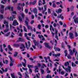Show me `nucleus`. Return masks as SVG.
<instances>
[{
  "label": "nucleus",
  "instance_id": "obj_1",
  "mask_svg": "<svg viewBox=\"0 0 78 78\" xmlns=\"http://www.w3.org/2000/svg\"><path fill=\"white\" fill-rule=\"evenodd\" d=\"M9 57L11 60L10 63V67H11L12 66H13V65H14V63H13L14 62V60H12V57L10 55H9Z\"/></svg>",
  "mask_w": 78,
  "mask_h": 78
},
{
  "label": "nucleus",
  "instance_id": "obj_2",
  "mask_svg": "<svg viewBox=\"0 0 78 78\" xmlns=\"http://www.w3.org/2000/svg\"><path fill=\"white\" fill-rule=\"evenodd\" d=\"M25 23L26 24V26H27L28 30H33V28L31 27L28 25V21H25Z\"/></svg>",
  "mask_w": 78,
  "mask_h": 78
},
{
  "label": "nucleus",
  "instance_id": "obj_3",
  "mask_svg": "<svg viewBox=\"0 0 78 78\" xmlns=\"http://www.w3.org/2000/svg\"><path fill=\"white\" fill-rule=\"evenodd\" d=\"M62 67L63 69H64L67 72H68L69 71V73L71 71V67H70V66H68V68H64V66H62Z\"/></svg>",
  "mask_w": 78,
  "mask_h": 78
},
{
  "label": "nucleus",
  "instance_id": "obj_4",
  "mask_svg": "<svg viewBox=\"0 0 78 78\" xmlns=\"http://www.w3.org/2000/svg\"><path fill=\"white\" fill-rule=\"evenodd\" d=\"M55 37L56 38L57 40L58 41L59 40V39L58 38V30H55Z\"/></svg>",
  "mask_w": 78,
  "mask_h": 78
},
{
  "label": "nucleus",
  "instance_id": "obj_5",
  "mask_svg": "<svg viewBox=\"0 0 78 78\" xmlns=\"http://www.w3.org/2000/svg\"><path fill=\"white\" fill-rule=\"evenodd\" d=\"M12 25H14V26H16V25H18L19 23H18L16 20H14Z\"/></svg>",
  "mask_w": 78,
  "mask_h": 78
},
{
  "label": "nucleus",
  "instance_id": "obj_6",
  "mask_svg": "<svg viewBox=\"0 0 78 78\" xmlns=\"http://www.w3.org/2000/svg\"><path fill=\"white\" fill-rule=\"evenodd\" d=\"M75 18H76V16H74L73 19H74V21L75 23H76L78 24V18L77 17L76 19H75Z\"/></svg>",
  "mask_w": 78,
  "mask_h": 78
},
{
  "label": "nucleus",
  "instance_id": "obj_7",
  "mask_svg": "<svg viewBox=\"0 0 78 78\" xmlns=\"http://www.w3.org/2000/svg\"><path fill=\"white\" fill-rule=\"evenodd\" d=\"M19 40L17 41V42H20V41L21 42H25V39L23 38H21L20 37H19Z\"/></svg>",
  "mask_w": 78,
  "mask_h": 78
},
{
  "label": "nucleus",
  "instance_id": "obj_8",
  "mask_svg": "<svg viewBox=\"0 0 78 78\" xmlns=\"http://www.w3.org/2000/svg\"><path fill=\"white\" fill-rule=\"evenodd\" d=\"M44 44L46 47L48 48L49 49H50V48H51V47H50V46L48 45V43L45 42Z\"/></svg>",
  "mask_w": 78,
  "mask_h": 78
},
{
  "label": "nucleus",
  "instance_id": "obj_9",
  "mask_svg": "<svg viewBox=\"0 0 78 78\" xmlns=\"http://www.w3.org/2000/svg\"><path fill=\"white\" fill-rule=\"evenodd\" d=\"M73 34L72 33H69V37H70V39H73L74 37L73 36Z\"/></svg>",
  "mask_w": 78,
  "mask_h": 78
},
{
  "label": "nucleus",
  "instance_id": "obj_10",
  "mask_svg": "<svg viewBox=\"0 0 78 78\" xmlns=\"http://www.w3.org/2000/svg\"><path fill=\"white\" fill-rule=\"evenodd\" d=\"M35 73H38L39 72V71L38 70H39V69H38V66H35Z\"/></svg>",
  "mask_w": 78,
  "mask_h": 78
},
{
  "label": "nucleus",
  "instance_id": "obj_11",
  "mask_svg": "<svg viewBox=\"0 0 78 78\" xmlns=\"http://www.w3.org/2000/svg\"><path fill=\"white\" fill-rule=\"evenodd\" d=\"M25 48V46H24V44H22L21 45V47H20V49H24Z\"/></svg>",
  "mask_w": 78,
  "mask_h": 78
},
{
  "label": "nucleus",
  "instance_id": "obj_12",
  "mask_svg": "<svg viewBox=\"0 0 78 78\" xmlns=\"http://www.w3.org/2000/svg\"><path fill=\"white\" fill-rule=\"evenodd\" d=\"M33 12L35 13V14H37V10L36 8H35L33 10Z\"/></svg>",
  "mask_w": 78,
  "mask_h": 78
},
{
  "label": "nucleus",
  "instance_id": "obj_13",
  "mask_svg": "<svg viewBox=\"0 0 78 78\" xmlns=\"http://www.w3.org/2000/svg\"><path fill=\"white\" fill-rule=\"evenodd\" d=\"M62 14H61L60 15V16H57L58 18H59L60 19V18H61L62 20H63L64 19V17H63V16H62Z\"/></svg>",
  "mask_w": 78,
  "mask_h": 78
},
{
  "label": "nucleus",
  "instance_id": "obj_14",
  "mask_svg": "<svg viewBox=\"0 0 78 78\" xmlns=\"http://www.w3.org/2000/svg\"><path fill=\"white\" fill-rule=\"evenodd\" d=\"M62 12V9H58V11H56V12H57V13H58V12L61 13Z\"/></svg>",
  "mask_w": 78,
  "mask_h": 78
},
{
  "label": "nucleus",
  "instance_id": "obj_15",
  "mask_svg": "<svg viewBox=\"0 0 78 78\" xmlns=\"http://www.w3.org/2000/svg\"><path fill=\"white\" fill-rule=\"evenodd\" d=\"M15 19V18L14 16V15L12 17H10V21H11V20H12V21L13 20V19Z\"/></svg>",
  "mask_w": 78,
  "mask_h": 78
},
{
  "label": "nucleus",
  "instance_id": "obj_16",
  "mask_svg": "<svg viewBox=\"0 0 78 78\" xmlns=\"http://www.w3.org/2000/svg\"><path fill=\"white\" fill-rule=\"evenodd\" d=\"M40 70L41 71V74H44V73L45 72V71H44V70L43 69H40Z\"/></svg>",
  "mask_w": 78,
  "mask_h": 78
},
{
  "label": "nucleus",
  "instance_id": "obj_17",
  "mask_svg": "<svg viewBox=\"0 0 78 78\" xmlns=\"http://www.w3.org/2000/svg\"><path fill=\"white\" fill-rule=\"evenodd\" d=\"M73 53H75V55L76 56V54H77V51H76V50H75V49L74 48L73 50Z\"/></svg>",
  "mask_w": 78,
  "mask_h": 78
},
{
  "label": "nucleus",
  "instance_id": "obj_18",
  "mask_svg": "<svg viewBox=\"0 0 78 78\" xmlns=\"http://www.w3.org/2000/svg\"><path fill=\"white\" fill-rule=\"evenodd\" d=\"M46 71L48 73H50L51 72V71L50 70H49V68H48V67L47 68Z\"/></svg>",
  "mask_w": 78,
  "mask_h": 78
},
{
  "label": "nucleus",
  "instance_id": "obj_19",
  "mask_svg": "<svg viewBox=\"0 0 78 78\" xmlns=\"http://www.w3.org/2000/svg\"><path fill=\"white\" fill-rule=\"evenodd\" d=\"M65 66H69V63L68 62H66L65 63Z\"/></svg>",
  "mask_w": 78,
  "mask_h": 78
},
{
  "label": "nucleus",
  "instance_id": "obj_20",
  "mask_svg": "<svg viewBox=\"0 0 78 78\" xmlns=\"http://www.w3.org/2000/svg\"><path fill=\"white\" fill-rule=\"evenodd\" d=\"M11 76L12 78H15V73H13L12 74H11Z\"/></svg>",
  "mask_w": 78,
  "mask_h": 78
},
{
  "label": "nucleus",
  "instance_id": "obj_21",
  "mask_svg": "<svg viewBox=\"0 0 78 78\" xmlns=\"http://www.w3.org/2000/svg\"><path fill=\"white\" fill-rule=\"evenodd\" d=\"M54 49H55V51H60V49L59 48H54Z\"/></svg>",
  "mask_w": 78,
  "mask_h": 78
},
{
  "label": "nucleus",
  "instance_id": "obj_22",
  "mask_svg": "<svg viewBox=\"0 0 78 78\" xmlns=\"http://www.w3.org/2000/svg\"><path fill=\"white\" fill-rule=\"evenodd\" d=\"M19 44H13V46H14V47H19Z\"/></svg>",
  "mask_w": 78,
  "mask_h": 78
},
{
  "label": "nucleus",
  "instance_id": "obj_23",
  "mask_svg": "<svg viewBox=\"0 0 78 78\" xmlns=\"http://www.w3.org/2000/svg\"><path fill=\"white\" fill-rule=\"evenodd\" d=\"M18 18L20 22H22V19L20 16H18Z\"/></svg>",
  "mask_w": 78,
  "mask_h": 78
},
{
  "label": "nucleus",
  "instance_id": "obj_24",
  "mask_svg": "<svg viewBox=\"0 0 78 78\" xmlns=\"http://www.w3.org/2000/svg\"><path fill=\"white\" fill-rule=\"evenodd\" d=\"M10 34V32H9L7 34L4 35V36H6V37H8L9 36Z\"/></svg>",
  "mask_w": 78,
  "mask_h": 78
},
{
  "label": "nucleus",
  "instance_id": "obj_25",
  "mask_svg": "<svg viewBox=\"0 0 78 78\" xmlns=\"http://www.w3.org/2000/svg\"><path fill=\"white\" fill-rule=\"evenodd\" d=\"M8 48H9V50H10V51H12V49L11 48V46H10V45H8Z\"/></svg>",
  "mask_w": 78,
  "mask_h": 78
},
{
  "label": "nucleus",
  "instance_id": "obj_26",
  "mask_svg": "<svg viewBox=\"0 0 78 78\" xmlns=\"http://www.w3.org/2000/svg\"><path fill=\"white\" fill-rule=\"evenodd\" d=\"M52 6V7H53V8H56V4L54 3H53Z\"/></svg>",
  "mask_w": 78,
  "mask_h": 78
},
{
  "label": "nucleus",
  "instance_id": "obj_27",
  "mask_svg": "<svg viewBox=\"0 0 78 78\" xmlns=\"http://www.w3.org/2000/svg\"><path fill=\"white\" fill-rule=\"evenodd\" d=\"M12 34V35L10 36L11 37H12V38H13L14 37V35H15V34H14V33L13 32L11 33Z\"/></svg>",
  "mask_w": 78,
  "mask_h": 78
},
{
  "label": "nucleus",
  "instance_id": "obj_28",
  "mask_svg": "<svg viewBox=\"0 0 78 78\" xmlns=\"http://www.w3.org/2000/svg\"><path fill=\"white\" fill-rule=\"evenodd\" d=\"M46 78H51V76H50L49 74H48Z\"/></svg>",
  "mask_w": 78,
  "mask_h": 78
},
{
  "label": "nucleus",
  "instance_id": "obj_29",
  "mask_svg": "<svg viewBox=\"0 0 78 78\" xmlns=\"http://www.w3.org/2000/svg\"><path fill=\"white\" fill-rule=\"evenodd\" d=\"M27 66L29 69H30V67H31V68H33V66L32 65H28Z\"/></svg>",
  "mask_w": 78,
  "mask_h": 78
},
{
  "label": "nucleus",
  "instance_id": "obj_30",
  "mask_svg": "<svg viewBox=\"0 0 78 78\" xmlns=\"http://www.w3.org/2000/svg\"><path fill=\"white\" fill-rule=\"evenodd\" d=\"M4 24H8V22L6 21V20H4Z\"/></svg>",
  "mask_w": 78,
  "mask_h": 78
},
{
  "label": "nucleus",
  "instance_id": "obj_31",
  "mask_svg": "<svg viewBox=\"0 0 78 78\" xmlns=\"http://www.w3.org/2000/svg\"><path fill=\"white\" fill-rule=\"evenodd\" d=\"M18 54V53L17 52H15V54H14V56L15 57H16L17 56V54Z\"/></svg>",
  "mask_w": 78,
  "mask_h": 78
},
{
  "label": "nucleus",
  "instance_id": "obj_32",
  "mask_svg": "<svg viewBox=\"0 0 78 78\" xmlns=\"http://www.w3.org/2000/svg\"><path fill=\"white\" fill-rule=\"evenodd\" d=\"M9 30V29H8V28H7L6 29L4 30V31L5 33H6V32H8Z\"/></svg>",
  "mask_w": 78,
  "mask_h": 78
},
{
  "label": "nucleus",
  "instance_id": "obj_33",
  "mask_svg": "<svg viewBox=\"0 0 78 78\" xmlns=\"http://www.w3.org/2000/svg\"><path fill=\"white\" fill-rule=\"evenodd\" d=\"M38 75L37 74H36L37 78H39V76H40V74L39 73H38Z\"/></svg>",
  "mask_w": 78,
  "mask_h": 78
},
{
  "label": "nucleus",
  "instance_id": "obj_34",
  "mask_svg": "<svg viewBox=\"0 0 78 78\" xmlns=\"http://www.w3.org/2000/svg\"><path fill=\"white\" fill-rule=\"evenodd\" d=\"M41 37H42V41H45V39L44 38V37L42 36V35H41Z\"/></svg>",
  "mask_w": 78,
  "mask_h": 78
},
{
  "label": "nucleus",
  "instance_id": "obj_35",
  "mask_svg": "<svg viewBox=\"0 0 78 78\" xmlns=\"http://www.w3.org/2000/svg\"><path fill=\"white\" fill-rule=\"evenodd\" d=\"M23 28H24V31H26V32H27V30L26 28V27H25L23 26Z\"/></svg>",
  "mask_w": 78,
  "mask_h": 78
},
{
  "label": "nucleus",
  "instance_id": "obj_36",
  "mask_svg": "<svg viewBox=\"0 0 78 78\" xmlns=\"http://www.w3.org/2000/svg\"><path fill=\"white\" fill-rule=\"evenodd\" d=\"M34 43L35 46H36V45H37V42H36V41L34 40Z\"/></svg>",
  "mask_w": 78,
  "mask_h": 78
},
{
  "label": "nucleus",
  "instance_id": "obj_37",
  "mask_svg": "<svg viewBox=\"0 0 78 78\" xmlns=\"http://www.w3.org/2000/svg\"><path fill=\"white\" fill-rule=\"evenodd\" d=\"M44 11H45L47 10V6L46 5H44Z\"/></svg>",
  "mask_w": 78,
  "mask_h": 78
},
{
  "label": "nucleus",
  "instance_id": "obj_38",
  "mask_svg": "<svg viewBox=\"0 0 78 78\" xmlns=\"http://www.w3.org/2000/svg\"><path fill=\"white\" fill-rule=\"evenodd\" d=\"M75 37H78V33H77V32L75 31Z\"/></svg>",
  "mask_w": 78,
  "mask_h": 78
},
{
  "label": "nucleus",
  "instance_id": "obj_39",
  "mask_svg": "<svg viewBox=\"0 0 78 78\" xmlns=\"http://www.w3.org/2000/svg\"><path fill=\"white\" fill-rule=\"evenodd\" d=\"M72 67H74V66L75 67L76 66V65L75 64H74V63H73V62H72Z\"/></svg>",
  "mask_w": 78,
  "mask_h": 78
},
{
  "label": "nucleus",
  "instance_id": "obj_40",
  "mask_svg": "<svg viewBox=\"0 0 78 78\" xmlns=\"http://www.w3.org/2000/svg\"><path fill=\"white\" fill-rule=\"evenodd\" d=\"M25 44L26 48H27V50H28V49H29V48H28V45L27 44V43H25Z\"/></svg>",
  "mask_w": 78,
  "mask_h": 78
},
{
  "label": "nucleus",
  "instance_id": "obj_41",
  "mask_svg": "<svg viewBox=\"0 0 78 78\" xmlns=\"http://www.w3.org/2000/svg\"><path fill=\"white\" fill-rule=\"evenodd\" d=\"M36 3V1H34V2H32V5H34Z\"/></svg>",
  "mask_w": 78,
  "mask_h": 78
},
{
  "label": "nucleus",
  "instance_id": "obj_42",
  "mask_svg": "<svg viewBox=\"0 0 78 78\" xmlns=\"http://www.w3.org/2000/svg\"><path fill=\"white\" fill-rule=\"evenodd\" d=\"M4 11V9H1V12L2 14L3 13V12Z\"/></svg>",
  "mask_w": 78,
  "mask_h": 78
},
{
  "label": "nucleus",
  "instance_id": "obj_43",
  "mask_svg": "<svg viewBox=\"0 0 78 78\" xmlns=\"http://www.w3.org/2000/svg\"><path fill=\"white\" fill-rule=\"evenodd\" d=\"M38 29H39V30H41V25H40V24L38 25Z\"/></svg>",
  "mask_w": 78,
  "mask_h": 78
},
{
  "label": "nucleus",
  "instance_id": "obj_44",
  "mask_svg": "<svg viewBox=\"0 0 78 78\" xmlns=\"http://www.w3.org/2000/svg\"><path fill=\"white\" fill-rule=\"evenodd\" d=\"M0 18L1 19H2L3 18V15H0Z\"/></svg>",
  "mask_w": 78,
  "mask_h": 78
},
{
  "label": "nucleus",
  "instance_id": "obj_45",
  "mask_svg": "<svg viewBox=\"0 0 78 78\" xmlns=\"http://www.w3.org/2000/svg\"><path fill=\"white\" fill-rule=\"evenodd\" d=\"M28 9H25V12H26V13L27 14V13H28Z\"/></svg>",
  "mask_w": 78,
  "mask_h": 78
},
{
  "label": "nucleus",
  "instance_id": "obj_46",
  "mask_svg": "<svg viewBox=\"0 0 78 78\" xmlns=\"http://www.w3.org/2000/svg\"><path fill=\"white\" fill-rule=\"evenodd\" d=\"M5 7V6L3 5H1V9H4V7Z\"/></svg>",
  "mask_w": 78,
  "mask_h": 78
},
{
  "label": "nucleus",
  "instance_id": "obj_47",
  "mask_svg": "<svg viewBox=\"0 0 78 78\" xmlns=\"http://www.w3.org/2000/svg\"><path fill=\"white\" fill-rule=\"evenodd\" d=\"M21 16L23 18V19H24V16H25V15L23 13H22Z\"/></svg>",
  "mask_w": 78,
  "mask_h": 78
},
{
  "label": "nucleus",
  "instance_id": "obj_48",
  "mask_svg": "<svg viewBox=\"0 0 78 78\" xmlns=\"http://www.w3.org/2000/svg\"><path fill=\"white\" fill-rule=\"evenodd\" d=\"M34 20H32L30 22V23L31 25H33V24L34 23Z\"/></svg>",
  "mask_w": 78,
  "mask_h": 78
},
{
  "label": "nucleus",
  "instance_id": "obj_49",
  "mask_svg": "<svg viewBox=\"0 0 78 78\" xmlns=\"http://www.w3.org/2000/svg\"><path fill=\"white\" fill-rule=\"evenodd\" d=\"M7 8L8 9H9L10 11L11 10V6H9L7 7Z\"/></svg>",
  "mask_w": 78,
  "mask_h": 78
},
{
  "label": "nucleus",
  "instance_id": "obj_50",
  "mask_svg": "<svg viewBox=\"0 0 78 78\" xmlns=\"http://www.w3.org/2000/svg\"><path fill=\"white\" fill-rule=\"evenodd\" d=\"M74 7H74V6H72L71 7V8H70L71 10H73V9H74Z\"/></svg>",
  "mask_w": 78,
  "mask_h": 78
},
{
  "label": "nucleus",
  "instance_id": "obj_51",
  "mask_svg": "<svg viewBox=\"0 0 78 78\" xmlns=\"http://www.w3.org/2000/svg\"><path fill=\"white\" fill-rule=\"evenodd\" d=\"M17 8L18 9V10H20V9H21V8L20 6H18V7H17Z\"/></svg>",
  "mask_w": 78,
  "mask_h": 78
},
{
  "label": "nucleus",
  "instance_id": "obj_52",
  "mask_svg": "<svg viewBox=\"0 0 78 78\" xmlns=\"http://www.w3.org/2000/svg\"><path fill=\"white\" fill-rule=\"evenodd\" d=\"M60 55H61V54L60 53H58V54H56V57H57V56H60Z\"/></svg>",
  "mask_w": 78,
  "mask_h": 78
},
{
  "label": "nucleus",
  "instance_id": "obj_53",
  "mask_svg": "<svg viewBox=\"0 0 78 78\" xmlns=\"http://www.w3.org/2000/svg\"><path fill=\"white\" fill-rule=\"evenodd\" d=\"M22 4L21 3H19L18 4V6H22Z\"/></svg>",
  "mask_w": 78,
  "mask_h": 78
},
{
  "label": "nucleus",
  "instance_id": "obj_54",
  "mask_svg": "<svg viewBox=\"0 0 78 78\" xmlns=\"http://www.w3.org/2000/svg\"><path fill=\"white\" fill-rule=\"evenodd\" d=\"M22 69L23 70H27L28 69H27V68H25L23 67Z\"/></svg>",
  "mask_w": 78,
  "mask_h": 78
},
{
  "label": "nucleus",
  "instance_id": "obj_55",
  "mask_svg": "<svg viewBox=\"0 0 78 78\" xmlns=\"http://www.w3.org/2000/svg\"><path fill=\"white\" fill-rule=\"evenodd\" d=\"M22 65L24 67H25L26 65H25V63H24L23 62H22Z\"/></svg>",
  "mask_w": 78,
  "mask_h": 78
},
{
  "label": "nucleus",
  "instance_id": "obj_56",
  "mask_svg": "<svg viewBox=\"0 0 78 78\" xmlns=\"http://www.w3.org/2000/svg\"><path fill=\"white\" fill-rule=\"evenodd\" d=\"M58 71L59 72H61V67L60 66H59Z\"/></svg>",
  "mask_w": 78,
  "mask_h": 78
},
{
  "label": "nucleus",
  "instance_id": "obj_57",
  "mask_svg": "<svg viewBox=\"0 0 78 78\" xmlns=\"http://www.w3.org/2000/svg\"><path fill=\"white\" fill-rule=\"evenodd\" d=\"M53 27L52 25H51L50 26V30L51 31V28H53Z\"/></svg>",
  "mask_w": 78,
  "mask_h": 78
},
{
  "label": "nucleus",
  "instance_id": "obj_58",
  "mask_svg": "<svg viewBox=\"0 0 78 78\" xmlns=\"http://www.w3.org/2000/svg\"><path fill=\"white\" fill-rule=\"evenodd\" d=\"M67 58L68 59H71L72 58H71V57H70V55H68Z\"/></svg>",
  "mask_w": 78,
  "mask_h": 78
},
{
  "label": "nucleus",
  "instance_id": "obj_59",
  "mask_svg": "<svg viewBox=\"0 0 78 78\" xmlns=\"http://www.w3.org/2000/svg\"><path fill=\"white\" fill-rule=\"evenodd\" d=\"M17 2V0H15L14 1H12V3H16Z\"/></svg>",
  "mask_w": 78,
  "mask_h": 78
},
{
  "label": "nucleus",
  "instance_id": "obj_60",
  "mask_svg": "<svg viewBox=\"0 0 78 78\" xmlns=\"http://www.w3.org/2000/svg\"><path fill=\"white\" fill-rule=\"evenodd\" d=\"M59 23L60 25H62V22L61 21H59Z\"/></svg>",
  "mask_w": 78,
  "mask_h": 78
},
{
  "label": "nucleus",
  "instance_id": "obj_61",
  "mask_svg": "<svg viewBox=\"0 0 78 78\" xmlns=\"http://www.w3.org/2000/svg\"><path fill=\"white\" fill-rule=\"evenodd\" d=\"M38 47H39L40 48H41L42 47V45H39L38 46Z\"/></svg>",
  "mask_w": 78,
  "mask_h": 78
},
{
  "label": "nucleus",
  "instance_id": "obj_62",
  "mask_svg": "<svg viewBox=\"0 0 78 78\" xmlns=\"http://www.w3.org/2000/svg\"><path fill=\"white\" fill-rule=\"evenodd\" d=\"M57 24L56 23H54L53 24V26L54 27H56Z\"/></svg>",
  "mask_w": 78,
  "mask_h": 78
},
{
  "label": "nucleus",
  "instance_id": "obj_63",
  "mask_svg": "<svg viewBox=\"0 0 78 78\" xmlns=\"http://www.w3.org/2000/svg\"><path fill=\"white\" fill-rule=\"evenodd\" d=\"M63 26L64 28H66V27H67V26L66 25V24H64Z\"/></svg>",
  "mask_w": 78,
  "mask_h": 78
},
{
  "label": "nucleus",
  "instance_id": "obj_64",
  "mask_svg": "<svg viewBox=\"0 0 78 78\" xmlns=\"http://www.w3.org/2000/svg\"><path fill=\"white\" fill-rule=\"evenodd\" d=\"M61 75H64V74L65 73L64 71H61Z\"/></svg>",
  "mask_w": 78,
  "mask_h": 78
}]
</instances>
